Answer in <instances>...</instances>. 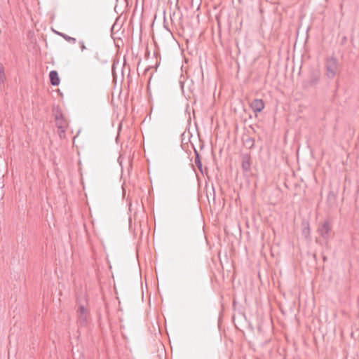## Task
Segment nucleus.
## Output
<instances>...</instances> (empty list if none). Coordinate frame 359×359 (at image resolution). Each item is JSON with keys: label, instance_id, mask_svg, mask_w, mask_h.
<instances>
[{"label": "nucleus", "instance_id": "1", "mask_svg": "<svg viewBox=\"0 0 359 359\" xmlns=\"http://www.w3.org/2000/svg\"><path fill=\"white\" fill-rule=\"evenodd\" d=\"M321 74L319 69H312L310 70L308 79L304 83V88L315 87L320 80Z\"/></svg>", "mask_w": 359, "mask_h": 359}, {"label": "nucleus", "instance_id": "2", "mask_svg": "<svg viewBox=\"0 0 359 359\" xmlns=\"http://www.w3.org/2000/svg\"><path fill=\"white\" fill-rule=\"evenodd\" d=\"M326 73L325 75L329 79H333L337 70V60L336 58L332 57L326 60L325 63Z\"/></svg>", "mask_w": 359, "mask_h": 359}, {"label": "nucleus", "instance_id": "3", "mask_svg": "<svg viewBox=\"0 0 359 359\" xmlns=\"http://www.w3.org/2000/svg\"><path fill=\"white\" fill-rule=\"evenodd\" d=\"M89 312L83 305H79L77 309V323L86 327L88 323Z\"/></svg>", "mask_w": 359, "mask_h": 359}, {"label": "nucleus", "instance_id": "4", "mask_svg": "<svg viewBox=\"0 0 359 359\" xmlns=\"http://www.w3.org/2000/svg\"><path fill=\"white\" fill-rule=\"evenodd\" d=\"M332 231V224L329 220L324 221L318 228V232L320 236L327 241L330 238V233Z\"/></svg>", "mask_w": 359, "mask_h": 359}, {"label": "nucleus", "instance_id": "5", "mask_svg": "<svg viewBox=\"0 0 359 359\" xmlns=\"http://www.w3.org/2000/svg\"><path fill=\"white\" fill-rule=\"evenodd\" d=\"M264 102L262 99H255L250 103V107L255 113L261 112L264 108Z\"/></svg>", "mask_w": 359, "mask_h": 359}, {"label": "nucleus", "instance_id": "6", "mask_svg": "<svg viewBox=\"0 0 359 359\" xmlns=\"http://www.w3.org/2000/svg\"><path fill=\"white\" fill-rule=\"evenodd\" d=\"M251 169V156L248 154L242 155V170L244 173H248Z\"/></svg>", "mask_w": 359, "mask_h": 359}, {"label": "nucleus", "instance_id": "7", "mask_svg": "<svg viewBox=\"0 0 359 359\" xmlns=\"http://www.w3.org/2000/svg\"><path fill=\"white\" fill-rule=\"evenodd\" d=\"M50 81L52 86H56L60 83V78L57 71L52 70L49 73Z\"/></svg>", "mask_w": 359, "mask_h": 359}, {"label": "nucleus", "instance_id": "8", "mask_svg": "<svg viewBox=\"0 0 359 359\" xmlns=\"http://www.w3.org/2000/svg\"><path fill=\"white\" fill-rule=\"evenodd\" d=\"M194 154H195V160H194L195 164L197 166V168H198V170L201 171V172L203 173V166H202V162L201 160V156H200L198 151L196 149H194Z\"/></svg>", "mask_w": 359, "mask_h": 359}, {"label": "nucleus", "instance_id": "9", "mask_svg": "<svg viewBox=\"0 0 359 359\" xmlns=\"http://www.w3.org/2000/svg\"><path fill=\"white\" fill-rule=\"evenodd\" d=\"M243 144L245 147H247L249 149H251L255 146V139L251 137L246 136V137L243 139Z\"/></svg>", "mask_w": 359, "mask_h": 359}, {"label": "nucleus", "instance_id": "10", "mask_svg": "<svg viewBox=\"0 0 359 359\" xmlns=\"http://www.w3.org/2000/svg\"><path fill=\"white\" fill-rule=\"evenodd\" d=\"M53 112L55 116V121H57L65 118L62 111L59 107H54L53 108Z\"/></svg>", "mask_w": 359, "mask_h": 359}, {"label": "nucleus", "instance_id": "11", "mask_svg": "<svg viewBox=\"0 0 359 359\" xmlns=\"http://www.w3.org/2000/svg\"><path fill=\"white\" fill-rule=\"evenodd\" d=\"M53 112L55 116V121H57L65 118L62 111L59 107H54L53 108Z\"/></svg>", "mask_w": 359, "mask_h": 359}, {"label": "nucleus", "instance_id": "12", "mask_svg": "<svg viewBox=\"0 0 359 359\" xmlns=\"http://www.w3.org/2000/svg\"><path fill=\"white\" fill-rule=\"evenodd\" d=\"M55 33L57 34V35L62 36L65 40H66L67 41H68L70 43L74 44L76 42V40L75 38L69 36L65 33L57 32V31H55Z\"/></svg>", "mask_w": 359, "mask_h": 359}, {"label": "nucleus", "instance_id": "13", "mask_svg": "<svg viewBox=\"0 0 359 359\" xmlns=\"http://www.w3.org/2000/svg\"><path fill=\"white\" fill-rule=\"evenodd\" d=\"M302 235L305 238H308L310 236V226L308 222H302Z\"/></svg>", "mask_w": 359, "mask_h": 359}, {"label": "nucleus", "instance_id": "14", "mask_svg": "<svg viewBox=\"0 0 359 359\" xmlns=\"http://www.w3.org/2000/svg\"><path fill=\"white\" fill-rule=\"evenodd\" d=\"M55 121L57 128H66L68 126L67 121L65 118Z\"/></svg>", "mask_w": 359, "mask_h": 359}, {"label": "nucleus", "instance_id": "15", "mask_svg": "<svg viewBox=\"0 0 359 359\" xmlns=\"http://www.w3.org/2000/svg\"><path fill=\"white\" fill-rule=\"evenodd\" d=\"M5 79L4 67L0 64V83H4Z\"/></svg>", "mask_w": 359, "mask_h": 359}, {"label": "nucleus", "instance_id": "16", "mask_svg": "<svg viewBox=\"0 0 359 359\" xmlns=\"http://www.w3.org/2000/svg\"><path fill=\"white\" fill-rule=\"evenodd\" d=\"M177 17H179V18L181 19L182 17V15L180 14V16H179V13H176L175 12H174L172 14L170 15V20H171L172 24L175 23V20Z\"/></svg>", "mask_w": 359, "mask_h": 359}, {"label": "nucleus", "instance_id": "17", "mask_svg": "<svg viewBox=\"0 0 359 359\" xmlns=\"http://www.w3.org/2000/svg\"><path fill=\"white\" fill-rule=\"evenodd\" d=\"M57 129H58V135H59L60 139L65 138L66 128H57Z\"/></svg>", "mask_w": 359, "mask_h": 359}, {"label": "nucleus", "instance_id": "18", "mask_svg": "<svg viewBox=\"0 0 359 359\" xmlns=\"http://www.w3.org/2000/svg\"><path fill=\"white\" fill-rule=\"evenodd\" d=\"M79 43L81 51H83L84 50L86 49L85 43H84V42L83 41H79Z\"/></svg>", "mask_w": 359, "mask_h": 359}, {"label": "nucleus", "instance_id": "19", "mask_svg": "<svg viewBox=\"0 0 359 359\" xmlns=\"http://www.w3.org/2000/svg\"><path fill=\"white\" fill-rule=\"evenodd\" d=\"M114 68H115V64L114 63L113 65H112V72H113V74L114 73Z\"/></svg>", "mask_w": 359, "mask_h": 359}, {"label": "nucleus", "instance_id": "20", "mask_svg": "<svg viewBox=\"0 0 359 359\" xmlns=\"http://www.w3.org/2000/svg\"><path fill=\"white\" fill-rule=\"evenodd\" d=\"M151 76H150L149 80L148 81V87H149V85L151 83Z\"/></svg>", "mask_w": 359, "mask_h": 359}, {"label": "nucleus", "instance_id": "21", "mask_svg": "<svg viewBox=\"0 0 359 359\" xmlns=\"http://www.w3.org/2000/svg\"><path fill=\"white\" fill-rule=\"evenodd\" d=\"M150 68H151V67H148V68H147V69H146V70H145V72L149 71V70L150 69Z\"/></svg>", "mask_w": 359, "mask_h": 359}, {"label": "nucleus", "instance_id": "22", "mask_svg": "<svg viewBox=\"0 0 359 359\" xmlns=\"http://www.w3.org/2000/svg\"><path fill=\"white\" fill-rule=\"evenodd\" d=\"M323 260H324V261H325V260H326V257H323Z\"/></svg>", "mask_w": 359, "mask_h": 359}]
</instances>
